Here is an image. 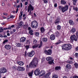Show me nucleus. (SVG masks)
Instances as JSON below:
<instances>
[{
    "label": "nucleus",
    "instance_id": "1",
    "mask_svg": "<svg viewBox=\"0 0 78 78\" xmlns=\"http://www.w3.org/2000/svg\"><path fill=\"white\" fill-rule=\"evenodd\" d=\"M38 61H39V59H37V58H34L33 61H32L31 62L30 64L29 67L30 68L36 67V66H37V64L38 62Z\"/></svg>",
    "mask_w": 78,
    "mask_h": 78
},
{
    "label": "nucleus",
    "instance_id": "2",
    "mask_svg": "<svg viewBox=\"0 0 78 78\" xmlns=\"http://www.w3.org/2000/svg\"><path fill=\"white\" fill-rule=\"evenodd\" d=\"M63 50H70L72 48V46L70 44H65L62 46Z\"/></svg>",
    "mask_w": 78,
    "mask_h": 78
},
{
    "label": "nucleus",
    "instance_id": "3",
    "mask_svg": "<svg viewBox=\"0 0 78 78\" xmlns=\"http://www.w3.org/2000/svg\"><path fill=\"white\" fill-rule=\"evenodd\" d=\"M31 27L33 28H36L38 27V23L36 21H34L31 23Z\"/></svg>",
    "mask_w": 78,
    "mask_h": 78
},
{
    "label": "nucleus",
    "instance_id": "4",
    "mask_svg": "<svg viewBox=\"0 0 78 78\" xmlns=\"http://www.w3.org/2000/svg\"><path fill=\"white\" fill-rule=\"evenodd\" d=\"M53 57H48L46 58V60L48 61H49L48 62V63L49 64H54V62H53V61H54V60L53 59Z\"/></svg>",
    "mask_w": 78,
    "mask_h": 78
},
{
    "label": "nucleus",
    "instance_id": "5",
    "mask_svg": "<svg viewBox=\"0 0 78 78\" xmlns=\"http://www.w3.org/2000/svg\"><path fill=\"white\" fill-rule=\"evenodd\" d=\"M68 8L69 6H68L67 5H66L64 7H62V12H66V11L68 10Z\"/></svg>",
    "mask_w": 78,
    "mask_h": 78
},
{
    "label": "nucleus",
    "instance_id": "6",
    "mask_svg": "<svg viewBox=\"0 0 78 78\" xmlns=\"http://www.w3.org/2000/svg\"><path fill=\"white\" fill-rule=\"evenodd\" d=\"M44 53L47 55H51L52 51L51 49H49L48 50H45L44 51Z\"/></svg>",
    "mask_w": 78,
    "mask_h": 78
},
{
    "label": "nucleus",
    "instance_id": "7",
    "mask_svg": "<svg viewBox=\"0 0 78 78\" xmlns=\"http://www.w3.org/2000/svg\"><path fill=\"white\" fill-rule=\"evenodd\" d=\"M7 72V70L5 68L1 69H0V78L1 77V73H5Z\"/></svg>",
    "mask_w": 78,
    "mask_h": 78
},
{
    "label": "nucleus",
    "instance_id": "8",
    "mask_svg": "<svg viewBox=\"0 0 78 78\" xmlns=\"http://www.w3.org/2000/svg\"><path fill=\"white\" fill-rule=\"evenodd\" d=\"M35 53H34V51H32L31 52H29L28 53V56H29V57H32L34 55Z\"/></svg>",
    "mask_w": 78,
    "mask_h": 78
},
{
    "label": "nucleus",
    "instance_id": "9",
    "mask_svg": "<svg viewBox=\"0 0 78 78\" xmlns=\"http://www.w3.org/2000/svg\"><path fill=\"white\" fill-rule=\"evenodd\" d=\"M70 39L72 41H77V39L75 35H73L71 36L70 37Z\"/></svg>",
    "mask_w": 78,
    "mask_h": 78
},
{
    "label": "nucleus",
    "instance_id": "10",
    "mask_svg": "<svg viewBox=\"0 0 78 78\" xmlns=\"http://www.w3.org/2000/svg\"><path fill=\"white\" fill-rule=\"evenodd\" d=\"M40 72V70L39 69H37L34 71V74L35 75H36V76H37V75H39V72Z\"/></svg>",
    "mask_w": 78,
    "mask_h": 78
},
{
    "label": "nucleus",
    "instance_id": "11",
    "mask_svg": "<svg viewBox=\"0 0 78 78\" xmlns=\"http://www.w3.org/2000/svg\"><path fill=\"white\" fill-rule=\"evenodd\" d=\"M44 74H45V72L44 70H42L40 72L39 76L40 77L42 76H43V75H44Z\"/></svg>",
    "mask_w": 78,
    "mask_h": 78
},
{
    "label": "nucleus",
    "instance_id": "12",
    "mask_svg": "<svg viewBox=\"0 0 78 78\" xmlns=\"http://www.w3.org/2000/svg\"><path fill=\"white\" fill-rule=\"evenodd\" d=\"M17 69L20 71H23L25 70V68L23 67L18 66L17 68Z\"/></svg>",
    "mask_w": 78,
    "mask_h": 78
},
{
    "label": "nucleus",
    "instance_id": "13",
    "mask_svg": "<svg viewBox=\"0 0 78 78\" xmlns=\"http://www.w3.org/2000/svg\"><path fill=\"white\" fill-rule=\"evenodd\" d=\"M28 9H30V10H31L32 11L34 10V7L31 5V4H29V6H28Z\"/></svg>",
    "mask_w": 78,
    "mask_h": 78
},
{
    "label": "nucleus",
    "instance_id": "14",
    "mask_svg": "<svg viewBox=\"0 0 78 78\" xmlns=\"http://www.w3.org/2000/svg\"><path fill=\"white\" fill-rule=\"evenodd\" d=\"M5 48L7 50H9V49H11V46L9 44H6L5 45Z\"/></svg>",
    "mask_w": 78,
    "mask_h": 78
},
{
    "label": "nucleus",
    "instance_id": "15",
    "mask_svg": "<svg viewBox=\"0 0 78 78\" xmlns=\"http://www.w3.org/2000/svg\"><path fill=\"white\" fill-rule=\"evenodd\" d=\"M55 35L56 37H59L60 36V33L58 31H56L55 32Z\"/></svg>",
    "mask_w": 78,
    "mask_h": 78
},
{
    "label": "nucleus",
    "instance_id": "16",
    "mask_svg": "<svg viewBox=\"0 0 78 78\" xmlns=\"http://www.w3.org/2000/svg\"><path fill=\"white\" fill-rule=\"evenodd\" d=\"M26 41V38L24 37H22L20 40V42H24Z\"/></svg>",
    "mask_w": 78,
    "mask_h": 78
},
{
    "label": "nucleus",
    "instance_id": "17",
    "mask_svg": "<svg viewBox=\"0 0 78 78\" xmlns=\"http://www.w3.org/2000/svg\"><path fill=\"white\" fill-rule=\"evenodd\" d=\"M23 25V23L22 22V21H20L18 25V28H21V27H22Z\"/></svg>",
    "mask_w": 78,
    "mask_h": 78
},
{
    "label": "nucleus",
    "instance_id": "18",
    "mask_svg": "<svg viewBox=\"0 0 78 78\" xmlns=\"http://www.w3.org/2000/svg\"><path fill=\"white\" fill-rule=\"evenodd\" d=\"M50 38L51 40H55V36L54 34H52L51 35Z\"/></svg>",
    "mask_w": 78,
    "mask_h": 78
},
{
    "label": "nucleus",
    "instance_id": "19",
    "mask_svg": "<svg viewBox=\"0 0 78 78\" xmlns=\"http://www.w3.org/2000/svg\"><path fill=\"white\" fill-rule=\"evenodd\" d=\"M75 31H76V29L74 28L72 29L70 31V32L71 33H75Z\"/></svg>",
    "mask_w": 78,
    "mask_h": 78
},
{
    "label": "nucleus",
    "instance_id": "20",
    "mask_svg": "<svg viewBox=\"0 0 78 78\" xmlns=\"http://www.w3.org/2000/svg\"><path fill=\"white\" fill-rule=\"evenodd\" d=\"M69 22L71 25H74V23L72 20H69Z\"/></svg>",
    "mask_w": 78,
    "mask_h": 78
},
{
    "label": "nucleus",
    "instance_id": "21",
    "mask_svg": "<svg viewBox=\"0 0 78 78\" xmlns=\"http://www.w3.org/2000/svg\"><path fill=\"white\" fill-rule=\"evenodd\" d=\"M17 63L20 65V66H23V62H22L18 61L17 62Z\"/></svg>",
    "mask_w": 78,
    "mask_h": 78
},
{
    "label": "nucleus",
    "instance_id": "22",
    "mask_svg": "<svg viewBox=\"0 0 78 78\" xmlns=\"http://www.w3.org/2000/svg\"><path fill=\"white\" fill-rule=\"evenodd\" d=\"M61 4L62 5H65L66 4V2L64 0H62L61 2Z\"/></svg>",
    "mask_w": 78,
    "mask_h": 78
},
{
    "label": "nucleus",
    "instance_id": "23",
    "mask_svg": "<svg viewBox=\"0 0 78 78\" xmlns=\"http://www.w3.org/2000/svg\"><path fill=\"white\" fill-rule=\"evenodd\" d=\"M66 67L68 69H70L72 68V66L69 64H68L66 65Z\"/></svg>",
    "mask_w": 78,
    "mask_h": 78
},
{
    "label": "nucleus",
    "instance_id": "24",
    "mask_svg": "<svg viewBox=\"0 0 78 78\" xmlns=\"http://www.w3.org/2000/svg\"><path fill=\"white\" fill-rule=\"evenodd\" d=\"M47 38H43L42 39V41L44 42H46L47 41Z\"/></svg>",
    "mask_w": 78,
    "mask_h": 78
},
{
    "label": "nucleus",
    "instance_id": "25",
    "mask_svg": "<svg viewBox=\"0 0 78 78\" xmlns=\"http://www.w3.org/2000/svg\"><path fill=\"white\" fill-rule=\"evenodd\" d=\"M16 47H22V44L17 43L16 44Z\"/></svg>",
    "mask_w": 78,
    "mask_h": 78
},
{
    "label": "nucleus",
    "instance_id": "26",
    "mask_svg": "<svg viewBox=\"0 0 78 78\" xmlns=\"http://www.w3.org/2000/svg\"><path fill=\"white\" fill-rule=\"evenodd\" d=\"M33 74V71H32L31 72L29 73V76H30V77H31L32 76V75Z\"/></svg>",
    "mask_w": 78,
    "mask_h": 78
},
{
    "label": "nucleus",
    "instance_id": "27",
    "mask_svg": "<svg viewBox=\"0 0 78 78\" xmlns=\"http://www.w3.org/2000/svg\"><path fill=\"white\" fill-rule=\"evenodd\" d=\"M50 74V73H48L47 74H46L44 75V77H45V78H48V76H49V75Z\"/></svg>",
    "mask_w": 78,
    "mask_h": 78
},
{
    "label": "nucleus",
    "instance_id": "28",
    "mask_svg": "<svg viewBox=\"0 0 78 78\" xmlns=\"http://www.w3.org/2000/svg\"><path fill=\"white\" fill-rule=\"evenodd\" d=\"M23 12H20V15L19 16V19H20H20H22V16L23 14Z\"/></svg>",
    "mask_w": 78,
    "mask_h": 78
},
{
    "label": "nucleus",
    "instance_id": "29",
    "mask_svg": "<svg viewBox=\"0 0 78 78\" xmlns=\"http://www.w3.org/2000/svg\"><path fill=\"white\" fill-rule=\"evenodd\" d=\"M41 33H44V31H45V29L44 28V27H41Z\"/></svg>",
    "mask_w": 78,
    "mask_h": 78
},
{
    "label": "nucleus",
    "instance_id": "30",
    "mask_svg": "<svg viewBox=\"0 0 78 78\" xmlns=\"http://www.w3.org/2000/svg\"><path fill=\"white\" fill-rule=\"evenodd\" d=\"M33 30H29V34H30L31 35H33Z\"/></svg>",
    "mask_w": 78,
    "mask_h": 78
},
{
    "label": "nucleus",
    "instance_id": "31",
    "mask_svg": "<svg viewBox=\"0 0 78 78\" xmlns=\"http://www.w3.org/2000/svg\"><path fill=\"white\" fill-rule=\"evenodd\" d=\"M35 34L37 37H39V33L38 32H35Z\"/></svg>",
    "mask_w": 78,
    "mask_h": 78
},
{
    "label": "nucleus",
    "instance_id": "32",
    "mask_svg": "<svg viewBox=\"0 0 78 78\" xmlns=\"http://www.w3.org/2000/svg\"><path fill=\"white\" fill-rule=\"evenodd\" d=\"M77 0H73V5H76V3Z\"/></svg>",
    "mask_w": 78,
    "mask_h": 78
},
{
    "label": "nucleus",
    "instance_id": "33",
    "mask_svg": "<svg viewBox=\"0 0 78 78\" xmlns=\"http://www.w3.org/2000/svg\"><path fill=\"white\" fill-rule=\"evenodd\" d=\"M57 28L58 30H61V26H59V25H57Z\"/></svg>",
    "mask_w": 78,
    "mask_h": 78
},
{
    "label": "nucleus",
    "instance_id": "34",
    "mask_svg": "<svg viewBox=\"0 0 78 78\" xmlns=\"http://www.w3.org/2000/svg\"><path fill=\"white\" fill-rule=\"evenodd\" d=\"M52 78H58V76L57 75L54 74L52 76Z\"/></svg>",
    "mask_w": 78,
    "mask_h": 78
},
{
    "label": "nucleus",
    "instance_id": "35",
    "mask_svg": "<svg viewBox=\"0 0 78 78\" xmlns=\"http://www.w3.org/2000/svg\"><path fill=\"white\" fill-rule=\"evenodd\" d=\"M39 46V44H35L34 46H32L33 48H36V47H37Z\"/></svg>",
    "mask_w": 78,
    "mask_h": 78
},
{
    "label": "nucleus",
    "instance_id": "36",
    "mask_svg": "<svg viewBox=\"0 0 78 78\" xmlns=\"http://www.w3.org/2000/svg\"><path fill=\"white\" fill-rule=\"evenodd\" d=\"M59 21L58 20H56L55 21V24H59Z\"/></svg>",
    "mask_w": 78,
    "mask_h": 78
},
{
    "label": "nucleus",
    "instance_id": "37",
    "mask_svg": "<svg viewBox=\"0 0 78 78\" xmlns=\"http://www.w3.org/2000/svg\"><path fill=\"white\" fill-rule=\"evenodd\" d=\"M74 64L76 68V69H78V64H77V63H74Z\"/></svg>",
    "mask_w": 78,
    "mask_h": 78
},
{
    "label": "nucleus",
    "instance_id": "38",
    "mask_svg": "<svg viewBox=\"0 0 78 78\" xmlns=\"http://www.w3.org/2000/svg\"><path fill=\"white\" fill-rule=\"evenodd\" d=\"M42 42L41 41L40 43L39 46V48H41V47H42Z\"/></svg>",
    "mask_w": 78,
    "mask_h": 78
},
{
    "label": "nucleus",
    "instance_id": "39",
    "mask_svg": "<svg viewBox=\"0 0 78 78\" xmlns=\"http://www.w3.org/2000/svg\"><path fill=\"white\" fill-rule=\"evenodd\" d=\"M61 69V67L60 66H57L55 67V70H59Z\"/></svg>",
    "mask_w": 78,
    "mask_h": 78
},
{
    "label": "nucleus",
    "instance_id": "40",
    "mask_svg": "<svg viewBox=\"0 0 78 78\" xmlns=\"http://www.w3.org/2000/svg\"><path fill=\"white\" fill-rule=\"evenodd\" d=\"M10 18H12V19H13V18H14V17H13V15H12L10 16V18H6V19L7 20H8V19H9Z\"/></svg>",
    "mask_w": 78,
    "mask_h": 78
},
{
    "label": "nucleus",
    "instance_id": "41",
    "mask_svg": "<svg viewBox=\"0 0 78 78\" xmlns=\"http://www.w3.org/2000/svg\"><path fill=\"white\" fill-rule=\"evenodd\" d=\"M67 62L69 64H72V62L71 60H68Z\"/></svg>",
    "mask_w": 78,
    "mask_h": 78
},
{
    "label": "nucleus",
    "instance_id": "42",
    "mask_svg": "<svg viewBox=\"0 0 78 78\" xmlns=\"http://www.w3.org/2000/svg\"><path fill=\"white\" fill-rule=\"evenodd\" d=\"M44 3H48V0H43Z\"/></svg>",
    "mask_w": 78,
    "mask_h": 78
},
{
    "label": "nucleus",
    "instance_id": "43",
    "mask_svg": "<svg viewBox=\"0 0 78 78\" xmlns=\"http://www.w3.org/2000/svg\"><path fill=\"white\" fill-rule=\"evenodd\" d=\"M3 31V29L2 27L0 28V33H2Z\"/></svg>",
    "mask_w": 78,
    "mask_h": 78
},
{
    "label": "nucleus",
    "instance_id": "44",
    "mask_svg": "<svg viewBox=\"0 0 78 78\" xmlns=\"http://www.w3.org/2000/svg\"><path fill=\"white\" fill-rule=\"evenodd\" d=\"M27 27H28V26L27 25H24L23 26V28H27Z\"/></svg>",
    "mask_w": 78,
    "mask_h": 78
},
{
    "label": "nucleus",
    "instance_id": "45",
    "mask_svg": "<svg viewBox=\"0 0 78 78\" xmlns=\"http://www.w3.org/2000/svg\"><path fill=\"white\" fill-rule=\"evenodd\" d=\"M8 41V40H5L3 41V44H5L6 42H7Z\"/></svg>",
    "mask_w": 78,
    "mask_h": 78
},
{
    "label": "nucleus",
    "instance_id": "46",
    "mask_svg": "<svg viewBox=\"0 0 78 78\" xmlns=\"http://www.w3.org/2000/svg\"><path fill=\"white\" fill-rule=\"evenodd\" d=\"M26 49L28 50L29 48H30V46L29 45H27L25 47Z\"/></svg>",
    "mask_w": 78,
    "mask_h": 78
},
{
    "label": "nucleus",
    "instance_id": "47",
    "mask_svg": "<svg viewBox=\"0 0 78 78\" xmlns=\"http://www.w3.org/2000/svg\"><path fill=\"white\" fill-rule=\"evenodd\" d=\"M37 41L36 40H34V44H35L36 43Z\"/></svg>",
    "mask_w": 78,
    "mask_h": 78
},
{
    "label": "nucleus",
    "instance_id": "48",
    "mask_svg": "<svg viewBox=\"0 0 78 78\" xmlns=\"http://www.w3.org/2000/svg\"><path fill=\"white\" fill-rule=\"evenodd\" d=\"M60 43H61V41H58V42H56L55 43V44L56 45H58V44H60Z\"/></svg>",
    "mask_w": 78,
    "mask_h": 78
},
{
    "label": "nucleus",
    "instance_id": "49",
    "mask_svg": "<svg viewBox=\"0 0 78 78\" xmlns=\"http://www.w3.org/2000/svg\"><path fill=\"white\" fill-rule=\"evenodd\" d=\"M32 14V12H31V10H30L29 12V13L28 14V15L29 16H30Z\"/></svg>",
    "mask_w": 78,
    "mask_h": 78
},
{
    "label": "nucleus",
    "instance_id": "50",
    "mask_svg": "<svg viewBox=\"0 0 78 78\" xmlns=\"http://www.w3.org/2000/svg\"><path fill=\"white\" fill-rule=\"evenodd\" d=\"M59 9L60 10H62V6H59Z\"/></svg>",
    "mask_w": 78,
    "mask_h": 78
},
{
    "label": "nucleus",
    "instance_id": "51",
    "mask_svg": "<svg viewBox=\"0 0 78 78\" xmlns=\"http://www.w3.org/2000/svg\"><path fill=\"white\" fill-rule=\"evenodd\" d=\"M3 14H4V15H5V16H7L8 15V13L6 12H4L3 13Z\"/></svg>",
    "mask_w": 78,
    "mask_h": 78
},
{
    "label": "nucleus",
    "instance_id": "52",
    "mask_svg": "<svg viewBox=\"0 0 78 78\" xmlns=\"http://www.w3.org/2000/svg\"><path fill=\"white\" fill-rule=\"evenodd\" d=\"M26 67L27 68L26 69L27 70V69H28L29 68V66H28V65H27L26 66Z\"/></svg>",
    "mask_w": 78,
    "mask_h": 78
},
{
    "label": "nucleus",
    "instance_id": "53",
    "mask_svg": "<svg viewBox=\"0 0 78 78\" xmlns=\"http://www.w3.org/2000/svg\"><path fill=\"white\" fill-rule=\"evenodd\" d=\"M54 7H55V8H56V7H57V4L55 3V4H54Z\"/></svg>",
    "mask_w": 78,
    "mask_h": 78
},
{
    "label": "nucleus",
    "instance_id": "54",
    "mask_svg": "<svg viewBox=\"0 0 78 78\" xmlns=\"http://www.w3.org/2000/svg\"><path fill=\"white\" fill-rule=\"evenodd\" d=\"M27 42L28 44H30V41H29L28 40H27Z\"/></svg>",
    "mask_w": 78,
    "mask_h": 78
},
{
    "label": "nucleus",
    "instance_id": "55",
    "mask_svg": "<svg viewBox=\"0 0 78 78\" xmlns=\"http://www.w3.org/2000/svg\"><path fill=\"white\" fill-rule=\"evenodd\" d=\"M73 78H78V76H75Z\"/></svg>",
    "mask_w": 78,
    "mask_h": 78
},
{
    "label": "nucleus",
    "instance_id": "56",
    "mask_svg": "<svg viewBox=\"0 0 78 78\" xmlns=\"http://www.w3.org/2000/svg\"><path fill=\"white\" fill-rule=\"evenodd\" d=\"M18 11H19V9L17 8L16 10V13H17L18 12Z\"/></svg>",
    "mask_w": 78,
    "mask_h": 78
},
{
    "label": "nucleus",
    "instance_id": "57",
    "mask_svg": "<svg viewBox=\"0 0 78 78\" xmlns=\"http://www.w3.org/2000/svg\"><path fill=\"white\" fill-rule=\"evenodd\" d=\"M25 5H28V2H25Z\"/></svg>",
    "mask_w": 78,
    "mask_h": 78
},
{
    "label": "nucleus",
    "instance_id": "58",
    "mask_svg": "<svg viewBox=\"0 0 78 78\" xmlns=\"http://www.w3.org/2000/svg\"><path fill=\"white\" fill-rule=\"evenodd\" d=\"M56 20H60V18L59 17H58L57 18Z\"/></svg>",
    "mask_w": 78,
    "mask_h": 78
},
{
    "label": "nucleus",
    "instance_id": "59",
    "mask_svg": "<svg viewBox=\"0 0 78 78\" xmlns=\"http://www.w3.org/2000/svg\"><path fill=\"white\" fill-rule=\"evenodd\" d=\"M20 4V7L21 8H22L23 6V5L22 4V3H21Z\"/></svg>",
    "mask_w": 78,
    "mask_h": 78
},
{
    "label": "nucleus",
    "instance_id": "60",
    "mask_svg": "<svg viewBox=\"0 0 78 78\" xmlns=\"http://www.w3.org/2000/svg\"><path fill=\"white\" fill-rule=\"evenodd\" d=\"M5 3H2V5L3 6H5Z\"/></svg>",
    "mask_w": 78,
    "mask_h": 78
},
{
    "label": "nucleus",
    "instance_id": "61",
    "mask_svg": "<svg viewBox=\"0 0 78 78\" xmlns=\"http://www.w3.org/2000/svg\"><path fill=\"white\" fill-rule=\"evenodd\" d=\"M75 55L76 57H78V53H76L75 54Z\"/></svg>",
    "mask_w": 78,
    "mask_h": 78
},
{
    "label": "nucleus",
    "instance_id": "62",
    "mask_svg": "<svg viewBox=\"0 0 78 78\" xmlns=\"http://www.w3.org/2000/svg\"><path fill=\"white\" fill-rule=\"evenodd\" d=\"M75 10V11H78V7H76Z\"/></svg>",
    "mask_w": 78,
    "mask_h": 78
},
{
    "label": "nucleus",
    "instance_id": "63",
    "mask_svg": "<svg viewBox=\"0 0 78 78\" xmlns=\"http://www.w3.org/2000/svg\"><path fill=\"white\" fill-rule=\"evenodd\" d=\"M76 51H77V50H78V47H77L76 48Z\"/></svg>",
    "mask_w": 78,
    "mask_h": 78
},
{
    "label": "nucleus",
    "instance_id": "64",
    "mask_svg": "<svg viewBox=\"0 0 78 78\" xmlns=\"http://www.w3.org/2000/svg\"><path fill=\"white\" fill-rule=\"evenodd\" d=\"M24 56H27V51H26L25 52Z\"/></svg>",
    "mask_w": 78,
    "mask_h": 78
}]
</instances>
